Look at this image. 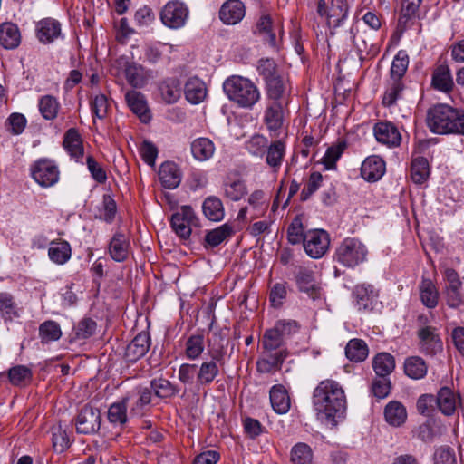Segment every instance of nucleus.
I'll return each mask as SVG.
<instances>
[{
	"label": "nucleus",
	"instance_id": "nucleus-1",
	"mask_svg": "<svg viewBox=\"0 0 464 464\" xmlns=\"http://www.w3.org/2000/svg\"><path fill=\"white\" fill-rule=\"evenodd\" d=\"M312 402L317 418L331 426H336L346 411L344 391L336 381L331 379L320 382L314 388Z\"/></svg>",
	"mask_w": 464,
	"mask_h": 464
},
{
	"label": "nucleus",
	"instance_id": "nucleus-2",
	"mask_svg": "<svg viewBox=\"0 0 464 464\" xmlns=\"http://www.w3.org/2000/svg\"><path fill=\"white\" fill-rule=\"evenodd\" d=\"M426 121L433 133L464 135V110L438 103L429 109Z\"/></svg>",
	"mask_w": 464,
	"mask_h": 464
},
{
	"label": "nucleus",
	"instance_id": "nucleus-3",
	"mask_svg": "<svg viewBox=\"0 0 464 464\" xmlns=\"http://www.w3.org/2000/svg\"><path fill=\"white\" fill-rule=\"evenodd\" d=\"M223 89L230 101L244 109H252L260 100L257 86L242 76L233 75L227 78L223 83Z\"/></svg>",
	"mask_w": 464,
	"mask_h": 464
},
{
	"label": "nucleus",
	"instance_id": "nucleus-4",
	"mask_svg": "<svg viewBox=\"0 0 464 464\" xmlns=\"http://www.w3.org/2000/svg\"><path fill=\"white\" fill-rule=\"evenodd\" d=\"M218 343L209 345L208 353L210 360L203 362L197 368V383L201 386H208L218 376L220 367L225 364L226 349L223 339L218 337Z\"/></svg>",
	"mask_w": 464,
	"mask_h": 464
},
{
	"label": "nucleus",
	"instance_id": "nucleus-5",
	"mask_svg": "<svg viewBox=\"0 0 464 464\" xmlns=\"http://www.w3.org/2000/svg\"><path fill=\"white\" fill-rule=\"evenodd\" d=\"M299 329L295 321H278L274 327L267 329L262 338V346L266 353L284 349L286 340Z\"/></svg>",
	"mask_w": 464,
	"mask_h": 464
},
{
	"label": "nucleus",
	"instance_id": "nucleus-6",
	"mask_svg": "<svg viewBox=\"0 0 464 464\" xmlns=\"http://www.w3.org/2000/svg\"><path fill=\"white\" fill-rule=\"evenodd\" d=\"M368 250L364 244L356 238H345L337 247L335 258L346 267H355L366 260Z\"/></svg>",
	"mask_w": 464,
	"mask_h": 464
},
{
	"label": "nucleus",
	"instance_id": "nucleus-7",
	"mask_svg": "<svg viewBox=\"0 0 464 464\" xmlns=\"http://www.w3.org/2000/svg\"><path fill=\"white\" fill-rule=\"evenodd\" d=\"M32 179L43 188L55 185L60 178V171L55 162L43 158L35 160L30 167Z\"/></svg>",
	"mask_w": 464,
	"mask_h": 464
},
{
	"label": "nucleus",
	"instance_id": "nucleus-8",
	"mask_svg": "<svg viewBox=\"0 0 464 464\" xmlns=\"http://www.w3.org/2000/svg\"><path fill=\"white\" fill-rule=\"evenodd\" d=\"M171 227L178 237L187 240L191 236V227L198 226V219L190 206H182L170 218Z\"/></svg>",
	"mask_w": 464,
	"mask_h": 464
},
{
	"label": "nucleus",
	"instance_id": "nucleus-9",
	"mask_svg": "<svg viewBox=\"0 0 464 464\" xmlns=\"http://www.w3.org/2000/svg\"><path fill=\"white\" fill-rule=\"evenodd\" d=\"M188 17V7L179 0L168 2L160 12V20L164 25L171 29L184 26Z\"/></svg>",
	"mask_w": 464,
	"mask_h": 464
},
{
	"label": "nucleus",
	"instance_id": "nucleus-10",
	"mask_svg": "<svg viewBox=\"0 0 464 464\" xmlns=\"http://www.w3.org/2000/svg\"><path fill=\"white\" fill-rule=\"evenodd\" d=\"M295 280L298 290L305 293L313 301L322 299L323 290L320 285L315 282L314 273L312 269L305 266H296Z\"/></svg>",
	"mask_w": 464,
	"mask_h": 464
},
{
	"label": "nucleus",
	"instance_id": "nucleus-11",
	"mask_svg": "<svg viewBox=\"0 0 464 464\" xmlns=\"http://www.w3.org/2000/svg\"><path fill=\"white\" fill-rule=\"evenodd\" d=\"M304 248L306 254L314 259L322 257L330 244L329 235L323 229L309 230L305 233Z\"/></svg>",
	"mask_w": 464,
	"mask_h": 464
},
{
	"label": "nucleus",
	"instance_id": "nucleus-12",
	"mask_svg": "<svg viewBox=\"0 0 464 464\" xmlns=\"http://www.w3.org/2000/svg\"><path fill=\"white\" fill-rule=\"evenodd\" d=\"M77 432L92 434L101 428V412L98 409L90 405H84L76 418Z\"/></svg>",
	"mask_w": 464,
	"mask_h": 464
},
{
	"label": "nucleus",
	"instance_id": "nucleus-13",
	"mask_svg": "<svg viewBox=\"0 0 464 464\" xmlns=\"http://www.w3.org/2000/svg\"><path fill=\"white\" fill-rule=\"evenodd\" d=\"M36 37L44 44L53 43L63 38L62 24L58 20L51 17L44 18L36 24Z\"/></svg>",
	"mask_w": 464,
	"mask_h": 464
},
{
	"label": "nucleus",
	"instance_id": "nucleus-14",
	"mask_svg": "<svg viewBox=\"0 0 464 464\" xmlns=\"http://www.w3.org/2000/svg\"><path fill=\"white\" fill-rule=\"evenodd\" d=\"M420 350L427 355H436L442 351V341L432 326H426L419 330Z\"/></svg>",
	"mask_w": 464,
	"mask_h": 464
},
{
	"label": "nucleus",
	"instance_id": "nucleus-15",
	"mask_svg": "<svg viewBox=\"0 0 464 464\" xmlns=\"http://www.w3.org/2000/svg\"><path fill=\"white\" fill-rule=\"evenodd\" d=\"M150 347V334L148 332H141L127 345L124 358L129 362H136L148 353Z\"/></svg>",
	"mask_w": 464,
	"mask_h": 464
},
{
	"label": "nucleus",
	"instance_id": "nucleus-16",
	"mask_svg": "<svg viewBox=\"0 0 464 464\" xmlns=\"http://www.w3.org/2000/svg\"><path fill=\"white\" fill-rule=\"evenodd\" d=\"M376 140L389 147H397L401 141V136L397 127L389 121H380L374 125Z\"/></svg>",
	"mask_w": 464,
	"mask_h": 464
},
{
	"label": "nucleus",
	"instance_id": "nucleus-17",
	"mask_svg": "<svg viewBox=\"0 0 464 464\" xmlns=\"http://www.w3.org/2000/svg\"><path fill=\"white\" fill-rule=\"evenodd\" d=\"M126 102L130 111L139 117V119L147 123L150 121L151 115L148 108L145 96L138 91L130 90L125 93Z\"/></svg>",
	"mask_w": 464,
	"mask_h": 464
},
{
	"label": "nucleus",
	"instance_id": "nucleus-18",
	"mask_svg": "<svg viewBox=\"0 0 464 464\" xmlns=\"http://www.w3.org/2000/svg\"><path fill=\"white\" fill-rule=\"evenodd\" d=\"M246 14L244 4L240 0H228L219 10V18L226 24H237Z\"/></svg>",
	"mask_w": 464,
	"mask_h": 464
},
{
	"label": "nucleus",
	"instance_id": "nucleus-19",
	"mask_svg": "<svg viewBox=\"0 0 464 464\" xmlns=\"http://www.w3.org/2000/svg\"><path fill=\"white\" fill-rule=\"evenodd\" d=\"M385 172V162L376 155L365 159L361 167L362 177L368 181L380 179Z\"/></svg>",
	"mask_w": 464,
	"mask_h": 464
},
{
	"label": "nucleus",
	"instance_id": "nucleus-20",
	"mask_svg": "<svg viewBox=\"0 0 464 464\" xmlns=\"http://www.w3.org/2000/svg\"><path fill=\"white\" fill-rule=\"evenodd\" d=\"M159 178L164 188L173 189L180 184L181 172L177 164L166 161L160 167Z\"/></svg>",
	"mask_w": 464,
	"mask_h": 464
},
{
	"label": "nucleus",
	"instance_id": "nucleus-21",
	"mask_svg": "<svg viewBox=\"0 0 464 464\" xmlns=\"http://www.w3.org/2000/svg\"><path fill=\"white\" fill-rule=\"evenodd\" d=\"M130 248V241L125 235L117 232L110 241L109 254L115 262H124L129 256Z\"/></svg>",
	"mask_w": 464,
	"mask_h": 464
},
{
	"label": "nucleus",
	"instance_id": "nucleus-22",
	"mask_svg": "<svg viewBox=\"0 0 464 464\" xmlns=\"http://www.w3.org/2000/svg\"><path fill=\"white\" fill-rule=\"evenodd\" d=\"M460 401L459 395H456L449 387L440 388L435 398L440 411L446 416L452 415L456 411L457 404Z\"/></svg>",
	"mask_w": 464,
	"mask_h": 464
},
{
	"label": "nucleus",
	"instance_id": "nucleus-23",
	"mask_svg": "<svg viewBox=\"0 0 464 464\" xmlns=\"http://www.w3.org/2000/svg\"><path fill=\"white\" fill-rule=\"evenodd\" d=\"M261 358L256 362L257 371L261 373H271L280 371L284 361L288 356L287 349H282L275 353Z\"/></svg>",
	"mask_w": 464,
	"mask_h": 464
},
{
	"label": "nucleus",
	"instance_id": "nucleus-24",
	"mask_svg": "<svg viewBox=\"0 0 464 464\" xmlns=\"http://www.w3.org/2000/svg\"><path fill=\"white\" fill-rule=\"evenodd\" d=\"M63 149L72 158L79 160L83 156V144L81 134L75 128H70L63 135Z\"/></svg>",
	"mask_w": 464,
	"mask_h": 464
},
{
	"label": "nucleus",
	"instance_id": "nucleus-25",
	"mask_svg": "<svg viewBox=\"0 0 464 464\" xmlns=\"http://www.w3.org/2000/svg\"><path fill=\"white\" fill-rule=\"evenodd\" d=\"M184 93L187 101L192 104H198L207 95L205 83L198 77L189 78L185 83Z\"/></svg>",
	"mask_w": 464,
	"mask_h": 464
},
{
	"label": "nucleus",
	"instance_id": "nucleus-26",
	"mask_svg": "<svg viewBox=\"0 0 464 464\" xmlns=\"http://www.w3.org/2000/svg\"><path fill=\"white\" fill-rule=\"evenodd\" d=\"M20 43L21 34L15 24L4 23L0 25V44L5 49H14Z\"/></svg>",
	"mask_w": 464,
	"mask_h": 464
},
{
	"label": "nucleus",
	"instance_id": "nucleus-27",
	"mask_svg": "<svg viewBox=\"0 0 464 464\" xmlns=\"http://www.w3.org/2000/svg\"><path fill=\"white\" fill-rule=\"evenodd\" d=\"M270 402L274 411L278 414H285L289 411L290 397L283 385L277 384L271 388Z\"/></svg>",
	"mask_w": 464,
	"mask_h": 464
},
{
	"label": "nucleus",
	"instance_id": "nucleus-28",
	"mask_svg": "<svg viewBox=\"0 0 464 464\" xmlns=\"http://www.w3.org/2000/svg\"><path fill=\"white\" fill-rule=\"evenodd\" d=\"M130 396H124L120 401L113 402L108 409V420L115 425L123 427L128 421L127 407Z\"/></svg>",
	"mask_w": 464,
	"mask_h": 464
},
{
	"label": "nucleus",
	"instance_id": "nucleus-29",
	"mask_svg": "<svg viewBox=\"0 0 464 464\" xmlns=\"http://www.w3.org/2000/svg\"><path fill=\"white\" fill-rule=\"evenodd\" d=\"M124 74L130 85L133 88H142L148 80L145 68L134 62H127L124 68Z\"/></svg>",
	"mask_w": 464,
	"mask_h": 464
},
{
	"label": "nucleus",
	"instance_id": "nucleus-30",
	"mask_svg": "<svg viewBox=\"0 0 464 464\" xmlns=\"http://www.w3.org/2000/svg\"><path fill=\"white\" fill-rule=\"evenodd\" d=\"M233 233V227L228 224H224L217 228L208 230L204 237L203 246L206 249L216 247L229 238Z\"/></svg>",
	"mask_w": 464,
	"mask_h": 464
},
{
	"label": "nucleus",
	"instance_id": "nucleus-31",
	"mask_svg": "<svg viewBox=\"0 0 464 464\" xmlns=\"http://www.w3.org/2000/svg\"><path fill=\"white\" fill-rule=\"evenodd\" d=\"M384 417L390 425L400 427L406 421V408L400 401H390L384 409Z\"/></svg>",
	"mask_w": 464,
	"mask_h": 464
},
{
	"label": "nucleus",
	"instance_id": "nucleus-32",
	"mask_svg": "<svg viewBox=\"0 0 464 464\" xmlns=\"http://www.w3.org/2000/svg\"><path fill=\"white\" fill-rule=\"evenodd\" d=\"M285 103L281 102H272L265 112V123L270 130H277L283 125L284 113L283 107Z\"/></svg>",
	"mask_w": 464,
	"mask_h": 464
},
{
	"label": "nucleus",
	"instance_id": "nucleus-33",
	"mask_svg": "<svg viewBox=\"0 0 464 464\" xmlns=\"http://www.w3.org/2000/svg\"><path fill=\"white\" fill-rule=\"evenodd\" d=\"M266 85L269 99L273 100V102H281L285 103V105L287 104V84L280 75L267 81Z\"/></svg>",
	"mask_w": 464,
	"mask_h": 464
},
{
	"label": "nucleus",
	"instance_id": "nucleus-34",
	"mask_svg": "<svg viewBox=\"0 0 464 464\" xmlns=\"http://www.w3.org/2000/svg\"><path fill=\"white\" fill-rule=\"evenodd\" d=\"M205 217L210 221H220L225 215V209L220 198L215 196L208 197L202 204Z\"/></svg>",
	"mask_w": 464,
	"mask_h": 464
},
{
	"label": "nucleus",
	"instance_id": "nucleus-35",
	"mask_svg": "<svg viewBox=\"0 0 464 464\" xmlns=\"http://www.w3.org/2000/svg\"><path fill=\"white\" fill-rule=\"evenodd\" d=\"M0 316L7 321H14L20 317V309L13 295L6 292L0 293Z\"/></svg>",
	"mask_w": 464,
	"mask_h": 464
},
{
	"label": "nucleus",
	"instance_id": "nucleus-36",
	"mask_svg": "<svg viewBox=\"0 0 464 464\" xmlns=\"http://www.w3.org/2000/svg\"><path fill=\"white\" fill-rule=\"evenodd\" d=\"M150 387L158 398L169 399L175 397L180 392L179 386L171 383L164 378L153 379L150 382Z\"/></svg>",
	"mask_w": 464,
	"mask_h": 464
},
{
	"label": "nucleus",
	"instance_id": "nucleus-37",
	"mask_svg": "<svg viewBox=\"0 0 464 464\" xmlns=\"http://www.w3.org/2000/svg\"><path fill=\"white\" fill-rule=\"evenodd\" d=\"M368 353V346L362 339H352L345 347V355L352 362H363L367 358Z\"/></svg>",
	"mask_w": 464,
	"mask_h": 464
},
{
	"label": "nucleus",
	"instance_id": "nucleus-38",
	"mask_svg": "<svg viewBox=\"0 0 464 464\" xmlns=\"http://www.w3.org/2000/svg\"><path fill=\"white\" fill-rule=\"evenodd\" d=\"M372 367L379 377H388L395 368L394 357L388 353H380L373 358Z\"/></svg>",
	"mask_w": 464,
	"mask_h": 464
},
{
	"label": "nucleus",
	"instance_id": "nucleus-39",
	"mask_svg": "<svg viewBox=\"0 0 464 464\" xmlns=\"http://www.w3.org/2000/svg\"><path fill=\"white\" fill-rule=\"evenodd\" d=\"M427 371V364L421 357L411 356L405 360L404 372L408 377L420 380L426 376Z\"/></svg>",
	"mask_w": 464,
	"mask_h": 464
},
{
	"label": "nucleus",
	"instance_id": "nucleus-40",
	"mask_svg": "<svg viewBox=\"0 0 464 464\" xmlns=\"http://www.w3.org/2000/svg\"><path fill=\"white\" fill-rule=\"evenodd\" d=\"M225 196L232 201H238L247 194L246 183L241 179L227 178L224 184Z\"/></svg>",
	"mask_w": 464,
	"mask_h": 464
},
{
	"label": "nucleus",
	"instance_id": "nucleus-41",
	"mask_svg": "<svg viewBox=\"0 0 464 464\" xmlns=\"http://www.w3.org/2000/svg\"><path fill=\"white\" fill-rule=\"evenodd\" d=\"M359 310L372 309V302L376 297L373 287L371 285L362 284L356 285L353 290Z\"/></svg>",
	"mask_w": 464,
	"mask_h": 464
},
{
	"label": "nucleus",
	"instance_id": "nucleus-42",
	"mask_svg": "<svg viewBox=\"0 0 464 464\" xmlns=\"http://www.w3.org/2000/svg\"><path fill=\"white\" fill-rule=\"evenodd\" d=\"M160 92L167 103H174L181 95L180 82L177 78L166 79L160 83Z\"/></svg>",
	"mask_w": 464,
	"mask_h": 464
},
{
	"label": "nucleus",
	"instance_id": "nucleus-43",
	"mask_svg": "<svg viewBox=\"0 0 464 464\" xmlns=\"http://www.w3.org/2000/svg\"><path fill=\"white\" fill-rule=\"evenodd\" d=\"M420 295L422 304L428 308H434L438 304L439 292L430 279L423 278L420 285Z\"/></svg>",
	"mask_w": 464,
	"mask_h": 464
},
{
	"label": "nucleus",
	"instance_id": "nucleus-44",
	"mask_svg": "<svg viewBox=\"0 0 464 464\" xmlns=\"http://www.w3.org/2000/svg\"><path fill=\"white\" fill-rule=\"evenodd\" d=\"M191 152L196 160L205 161L213 156L215 146L209 139L198 138L191 143Z\"/></svg>",
	"mask_w": 464,
	"mask_h": 464
},
{
	"label": "nucleus",
	"instance_id": "nucleus-45",
	"mask_svg": "<svg viewBox=\"0 0 464 464\" xmlns=\"http://www.w3.org/2000/svg\"><path fill=\"white\" fill-rule=\"evenodd\" d=\"M266 161L268 166L276 171L282 165V161L285 153V145L282 140L272 142L266 149Z\"/></svg>",
	"mask_w": 464,
	"mask_h": 464
},
{
	"label": "nucleus",
	"instance_id": "nucleus-46",
	"mask_svg": "<svg viewBox=\"0 0 464 464\" xmlns=\"http://www.w3.org/2000/svg\"><path fill=\"white\" fill-rule=\"evenodd\" d=\"M71 246L66 241L52 242L48 249L50 259L58 264H65L71 257Z\"/></svg>",
	"mask_w": 464,
	"mask_h": 464
},
{
	"label": "nucleus",
	"instance_id": "nucleus-47",
	"mask_svg": "<svg viewBox=\"0 0 464 464\" xmlns=\"http://www.w3.org/2000/svg\"><path fill=\"white\" fill-rule=\"evenodd\" d=\"M61 336L62 330L57 322L47 320L39 325V338L42 343L58 341Z\"/></svg>",
	"mask_w": 464,
	"mask_h": 464
},
{
	"label": "nucleus",
	"instance_id": "nucleus-48",
	"mask_svg": "<svg viewBox=\"0 0 464 464\" xmlns=\"http://www.w3.org/2000/svg\"><path fill=\"white\" fill-rule=\"evenodd\" d=\"M411 179L416 184L424 183L430 176L428 160L424 157H418L412 160L411 166Z\"/></svg>",
	"mask_w": 464,
	"mask_h": 464
},
{
	"label": "nucleus",
	"instance_id": "nucleus-49",
	"mask_svg": "<svg viewBox=\"0 0 464 464\" xmlns=\"http://www.w3.org/2000/svg\"><path fill=\"white\" fill-rule=\"evenodd\" d=\"M347 148V143L345 140H339L336 144L330 146L324 158L323 164L326 169H335L336 162Z\"/></svg>",
	"mask_w": 464,
	"mask_h": 464
},
{
	"label": "nucleus",
	"instance_id": "nucleus-50",
	"mask_svg": "<svg viewBox=\"0 0 464 464\" xmlns=\"http://www.w3.org/2000/svg\"><path fill=\"white\" fill-rule=\"evenodd\" d=\"M256 32L263 35L264 39L272 46H276V36L272 31V18L269 14H264L256 23Z\"/></svg>",
	"mask_w": 464,
	"mask_h": 464
},
{
	"label": "nucleus",
	"instance_id": "nucleus-51",
	"mask_svg": "<svg viewBox=\"0 0 464 464\" xmlns=\"http://www.w3.org/2000/svg\"><path fill=\"white\" fill-rule=\"evenodd\" d=\"M39 111L45 120H53L57 117L60 104L52 95L43 96L39 101Z\"/></svg>",
	"mask_w": 464,
	"mask_h": 464
},
{
	"label": "nucleus",
	"instance_id": "nucleus-52",
	"mask_svg": "<svg viewBox=\"0 0 464 464\" xmlns=\"http://www.w3.org/2000/svg\"><path fill=\"white\" fill-rule=\"evenodd\" d=\"M8 378L15 386H24L32 379V371L24 365H16L9 369Z\"/></svg>",
	"mask_w": 464,
	"mask_h": 464
},
{
	"label": "nucleus",
	"instance_id": "nucleus-53",
	"mask_svg": "<svg viewBox=\"0 0 464 464\" xmlns=\"http://www.w3.org/2000/svg\"><path fill=\"white\" fill-rule=\"evenodd\" d=\"M204 336L202 334H192L186 342L185 354L189 360H196L204 352Z\"/></svg>",
	"mask_w": 464,
	"mask_h": 464
},
{
	"label": "nucleus",
	"instance_id": "nucleus-54",
	"mask_svg": "<svg viewBox=\"0 0 464 464\" xmlns=\"http://www.w3.org/2000/svg\"><path fill=\"white\" fill-rule=\"evenodd\" d=\"M409 65V57L405 52L400 51L394 57L391 66L392 80L401 81Z\"/></svg>",
	"mask_w": 464,
	"mask_h": 464
},
{
	"label": "nucleus",
	"instance_id": "nucleus-55",
	"mask_svg": "<svg viewBox=\"0 0 464 464\" xmlns=\"http://www.w3.org/2000/svg\"><path fill=\"white\" fill-rule=\"evenodd\" d=\"M313 453L311 448L305 443L295 444L291 450V461L294 464H311Z\"/></svg>",
	"mask_w": 464,
	"mask_h": 464
},
{
	"label": "nucleus",
	"instance_id": "nucleus-56",
	"mask_svg": "<svg viewBox=\"0 0 464 464\" xmlns=\"http://www.w3.org/2000/svg\"><path fill=\"white\" fill-rule=\"evenodd\" d=\"M420 4L402 2L401 11L398 21V25L401 30L408 27L409 22L418 14Z\"/></svg>",
	"mask_w": 464,
	"mask_h": 464
},
{
	"label": "nucleus",
	"instance_id": "nucleus-57",
	"mask_svg": "<svg viewBox=\"0 0 464 464\" xmlns=\"http://www.w3.org/2000/svg\"><path fill=\"white\" fill-rule=\"evenodd\" d=\"M404 85L401 81L392 80L382 97L383 106L391 107L394 105L397 100L401 97Z\"/></svg>",
	"mask_w": 464,
	"mask_h": 464
},
{
	"label": "nucleus",
	"instance_id": "nucleus-58",
	"mask_svg": "<svg viewBox=\"0 0 464 464\" xmlns=\"http://www.w3.org/2000/svg\"><path fill=\"white\" fill-rule=\"evenodd\" d=\"M257 72L265 82L277 77L279 74L277 64L271 58H262L257 63Z\"/></svg>",
	"mask_w": 464,
	"mask_h": 464
},
{
	"label": "nucleus",
	"instance_id": "nucleus-59",
	"mask_svg": "<svg viewBox=\"0 0 464 464\" xmlns=\"http://www.w3.org/2000/svg\"><path fill=\"white\" fill-rule=\"evenodd\" d=\"M304 228L300 217H295L287 228V238L292 245L304 243L305 237Z\"/></svg>",
	"mask_w": 464,
	"mask_h": 464
},
{
	"label": "nucleus",
	"instance_id": "nucleus-60",
	"mask_svg": "<svg viewBox=\"0 0 464 464\" xmlns=\"http://www.w3.org/2000/svg\"><path fill=\"white\" fill-rule=\"evenodd\" d=\"M432 85L435 89L442 92L451 89L452 80L448 69L440 67L433 73Z\"/></svg>",
	"mask_w": 464,
	"mask_h": 464
},
{
	"label": "nucleus",
	"instance_id": "nucleus-61",
	"mask_svg": "<svg viewBox=\"0 0 464 464\" xmlns=\"http://www.w3.org/2000/svg\"><path fill=\"white\" fill-rule=\"evenodd\" d=\"M96 326L97 324L94 320L91 318L82 319L73 328L75 338L83 340L91 337L94 334Z\"/></svg>",
	"mask_w": 464,
	"mask_h": 464
},
{
	"label": "nucleus",
	"instance_id": "nucleus-62",
	"mask_svg": "<svg viewBox=\"0 0 464 464\" xmlns=\"http://www.w3.org/2000/svg\"><path fill=\"white\" fill-rule=\"evenodd\" d=\"M117 213V205L110 194H104L102 197V208L99 218L106 223H111Z\"/></svg>",
	"mask_w": 464,
	"mask_h": 464
},
{
	"label": "nucleus",
	"instance_id": "nucleus-63",
	"mask_svg": "<svg viewBox=\"0 0 464 464\" xmlns=\"http://www.w3.org/2000/svg\"><path fill=\"white\" fill-rule=\"evenodd\" d=\"M197 364L183 363L179 366L178 378L184 385H193L197 381Z\"/></svg>",
	"mask_w": 464,
	"mask_h": 464
},
{
	"label": "nucleus",
	"instance_id": "nucleus-64",
	"mask_svg": "<svg viewBox=\"0 0 464 464\" xmlns=\"http://www.w3.org/2000/svg\"><path fill=\"white\" fill-rule=\"evenodd\" d=\"M434 464H456L454 450L450 446H441L434 453Z\"/></svg>",
	"mask_w": 464,
	"mask_h": 464
}]
</instances>
